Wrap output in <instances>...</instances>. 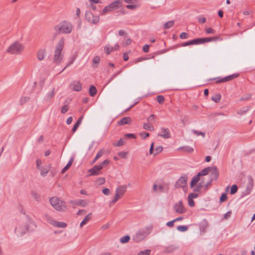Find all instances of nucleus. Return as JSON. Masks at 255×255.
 Here are the masks:
<instances>
[{"label":"nucleus","instance_id":"f257e3e1","mask_svg":"<svg viewBox=\"0 0 255 255\" xmlns=\"http://www.w3.org/2000/svg\"><path fill=\"white\" fill-rule=\"evenodd\" d=\"M26 220L27 222L25 224L20 225L15 229V232L19 236H22L28 232L33 231L36 227V225L29 216H26Z\"/></svg>","mask_w":255,"mask_h":255},{"label":"nucleus","instance_id":"f03ea898","mask_svg":"<svg viewBox=\"0 0 255 255\" xmlns=\"http://www.w3.org/2000/svg\"><path fill=\"white\" fill-rule=\"evenodd\" d=\"M65 44V39L63 37H61L56 44L54 55L53 58V62L56 64H59L63 58V54L62 51Z\"/></svg>","mask_w":255,"mask_h":255},{"label":"nucleus","instance_id":"7ed1b4c3","mask_svg":"<svg viewBox=\"0 0 255 255\" xmlns=\"http://www.w3.org/2000/svg\"><path fill=\"white\" fill-rule=\"evenodd\" d=\"M72 24L67 20H63L53 27L54 31L58 33L69 34L73 29Z\"/></svg>","mask_w":255,"mask_h":255},{"label":"nucleus","instance_id":"20e7f679","mask_svg":"<svg viewBox=\"0 0 255 255\" xmlns=\"http://www.w3.org/2000/svg\"><path fill=\"white\" fill-rule=\"evenodd\" d=\"M151 229V227L147 226L139 229L132 236V240L135 243L140 242L150 234Z\"/></svg>","mask_w":255,"mask_h":255},{"label":"nucleus","instance_id":"39448f33","mask_svg":"<svg viewBox=\"0 0 255 255\" xmlns=\"http://www.w3.org/2000/svg\"><path fill=\"white\" fill-rule=\"evenodd\" d=\"M24 49V45L19 42L16 41L8 47L6 52L10 54L20 55L22 53Z\"/></svg>","mask_w":255,"mask_h":255},{"label":"nucleus","instance_id":"423d86ee","mask_svg":"<svg viewBox=\"0 0 255 255\" xmlns=\"http://www.w3.org/2000/svg\"><path fill=\"white\" fill-rule=\"evenodd\" d=\"M49 201L53 208L58 211L63 212L67 209V206L66 205L65 202L57 197L51 198Z\"/></svg>","mask_w":255,"mask_h":255},{"label":"nucleus","instance_id":"0eeeda50","mask_svg":"<svg viewBox=\"0 0 255 255\" xmlns=\"http://www.w3.org/2000/svg\"><path fill=\"white\" fill-rule=\"evenodd\" d=\"M110 163L108 159H106L99 165L94 166L92 168L88 170L90 173L89 176H97L101 174V170L105 166H107Z\"/></svg>","mask_w":255,"mask_h":255},{"label":"nucleus","instance_id":"6e6552de","mask_svg":"<svg viewBox=\"0 0 255 255\" xmlns=\"http://www.w3.org/2000/svg\"><path fill=\"white\" fill-rule=\"evenodd\" d=\"M122 0H116L105 7L103 10L101 11L100 14L102 15H105L108 12L114 11L120 8L122 6Z\"/></svg>","mask_w":255,"mask_h":255},{"label":"nucleus","instance_id":"1a4fd4ad","mask_svg":"<svg viewBox=\"0 0 255 255\" xmlns=\"http://www.w3.org/2000/svg\"><path fill=\"white\" fill-rule=\"evenodd\" d=\"M85 18L90 23L97 24L99 21V16L94 15L91 11H87L85 13Z\"/></svg>","mask_w":255,"mask_h":255},{"label":"nucleus","instance_id":"9d476101","mask_svg":"<svg viewBox=\"0 0 255 255\" xmlns=\"http://www.w3.org/2000/svg\"><path fill=\"white\" fill-rule=\"evenodd\" d=\"M187 176L184 175L181 176L178 181L175 183V187L176 188H184L187 186Z\"/></svg>","mask_w":255,"mask_h":255},{"label":"nucleus","instance_id":"9b49d317","mask_svg":"<svg viewBox=\"0 0 255 255\" xmlns=\"http://www.w3.org/2000/svg\"><path fill=\"white\" fill-rule=\"evenodd\" d=\"M173 209L175 212L180 214L185 213L186 211L181 200L174 205Z\"/></svg>","mask_w":255,"mask_h":255},{"label":"nucleus","instance_id":"f8f14e48","mask_svg":"<svg viewBox=\"0 0 255 255\" xmlns=\"http://www.w3.org/2000/svg\"><path fill=\"white\" fill-rule=\"evenodd\" d=\"M209 173H210V178L212 179V180H215L218 178L219 176V172L216 167H210V171Z\"/></svg>","mask_w":255,"mask_h":255},{"label":"nucleus","instance_id":"ddd939ff","mask_svg":"<svg viewBox=\"0 0 255 255\" xmlns=\"http://www.w3.org/2000/svg\"><path fill=\"white\" fill-rule=\"evenodd\" d=\"M70 203L76 206H81L82 207H85L88 204V202L85 200H71Z\"/></svg>","mask_w":255,"mask_h":255},{"label":"nucleus","instance_id":"4468645a","mask_svg":"<svg viewBox=\"0 0 255 255\" xmlns=\"http://www.w3.org/2000/svg\"><path fill=\"white\" fill-rule=\"evenodd\" d=\"M46 50L45 49H40L36 53L37 58L39 61H42L45 57Z\"/></svg>","mask_w":255,"mask_h":255},{"label":"nucleus","instance_id":"2eb2a0df","mask_svg":"<svg viewBox=\"0 0 255 255\" xmlns=\"http://www.w3.org/2000/svg\"><path fill=\"white\" fill-rule=\"evenodd\" d=\"M161 130L162 131V133H158V136H160L164 138H168L170 137V131L168 128H161Z\"/></svg>","mask_w":255,"mask_h":255},{"label":"nucleus","instance_id":"dca6fc26","mask_svg":"<svg viewBox=\"0 0 255 255\" xmlns=\"http://www.w3.org/2000/svg\"><path fill=\"white\" fill-rule=\"evenodd\" d=\"M209 223L206 219H204L200 224V230L201 232L204 233L206 232L207 229L208 228Z\"/></svg>","mask_w":255,"mask_h":255},{"label":"nucleus","instance_id":"f3484780","mask_svg":"<svg viewBox=\"0 0 255 255\" xmlns=\"http://www.w3.org/2000/svg\"><path fill=\"white\" fill-rule=\"evenodd\" d=\"M131 123V119L129 117H126L123 118L118 123L119 126H124L125 125H129Z\"/></svg>","mask_w":255,"mask_h":255},{"label":"nucleus","instance_id":"a211bd4d","mask_svg":"<svg viewBox=\"0 0 255 255\" xmlns=\"http://www.w3.org/2000/svg\"><path fill=\"white\" fill-rule=\"evenodd\" d=\"M71 87L73 90L80 91L82 89V84L79 81H75L71 84Z\"/></svg>","mask_w":255,"mask_h":255},{"label":"nucleus","instance_id":"6ab92c4d","mask_svg":"<svg viewBox=\"0 0 255 255\" xmlns=\"http://www.w3.org/2000/svg\"><path fill=\"white\" fill-rule=\"evenodd\" d=\"M50 167V164L48 165H45L44 166H41L39 170L40 171V174L42 176H45L49 171V168Z\"/></svg>","mask_w":255,"mask_h":255},{"label":"nucleus","instance_id":"aec40b11","mask_svg":"<svg viewBox=\"0 0 255 255\" xmlns=\"http://www.w3.org/2000/svg\"><path fill=\"white\" fill-rule=\"evenodd\" d=\"M127 186L126 185L120 186L116 189V192L123 196L127 191Z\"/></svg>","mask_w":255,"mask_h":255},{"label":"nucleus","instance_id":"412c9836","mask_svg":"<svg viewBox=\"0 0 255 255\" xmlns=\"http://www.w3.org/2000/svg\"><path fill=\"white\" fill-rule=\"evenodd\" d=\"M253 179L251 177H250V180L246 187V194H248L251 192L253 187Z\"/></svg>","mask_w":255,"mask_h":255},{"label":"nucleus","instance_id":"4be33fe9","mask_svg":"<svg viewBox=\"0 0 255 255\" xmlns=\"http://www.w3.org/2000/svg\"><path fill=\"white\" fill-rule=\"evenodd\" d=\"M239 76V74H234L231 75H229L227 77L222 78V81H224V82H226L229 81H231L234 79L237 78Z\"/></svg>","mask_w":255,"mask_h":255},{"label":"nucleus","instance_id":"5701e85b","mask_svg":"<svg viewBox=\"0 0 255 255\" xmlns=\"http://www.w3.org/2000/svg\"><path fill=\"white\" fill-rule=\"evenodd\" d=\"M51 224L54 226L58 228H65L67 226V224L65 223L62 222L53 221Z\"/></svg>","mask_w":255,"mask_h":255},{"label":"nucleus","instance_id":"b1692460","mask_svg":"<svg viewBox=\"0 0 255 255\" xmlns=\"http://www.w3.org/2000/svg\"><path fill=\"white\" fill-rule=\"evenodd\" d=\"M177 247L174 245H170L165 248L164 253H171L177 249Z\"/></svg>","mask_w":255,"mask_h":255},{"label":"nucleus","instance_id":"393cba45","mask_svg":"<svg viewBox=\"0 0 255 255\" xmlns=\"http://www.w3.org/2000/svg\"><path fill=\"white\" fill-rule=\"evenodd\" d=\"M219 37L215 36L213 37H206V38H201V41L202 44L206 43V42H209L212 41H216L218 39H219Z\"/></svg>","mask_w":255,"mask_h":255},{"label":"nucleus","instance_id":"a878e982","mask_svg":"<svg viewBox=\"0 0 255 255\" xmlns=\"http://www.w3.org/2000/svg\"><path fill=\"white\" fill-rule=\"evenodd\" d=\"M55 95L54 89L53 88L51 91L49 93H47V95L45 97V100L47 102H49L51 100L53 97Z\"/></svg>","mask_w":255,"mask_h":255},{"label":"nucleus","instance_id":"bb28decb","mask_svg":"<svg viewBox=\"0 0 255 255\" xmlns=\"http://www.w3.org/2000/svg\"><path fill=\"white\" fill-rule=\"evenodd\" d=\"M92 218V213H89L84 218L83 220L80 223V227H82L84 225L86 224Z\"/></svg>","mask_w":255,"mask_h":255},{"label":"nucleus","instance_id":"cd10ccee","mask_svg":"<svg viewBox=\"0 0 255 255\" xmlns=\"http://www.w3.org/2000/svg\"><path fill=\"white\" fill-rule=\"evenodd\" d=\"M200 180V176L197 174L196 176H194L190 183L191 187H193L195 184H196Z\"/></svg>","mask_w":255,"mask_h":255},{"label":"nucleus","instance_id":"c85d7f7f","mask_svg":"<svg viewBox=\"0 0 255 255\" xmlns=\"http://www.w3.org/2000/svg\"><path fill=\"white\" fill-rule=\"evenodd\" d=\"M83 119V117H80L79 119L77 120V121L76 122V123L74 124L73 128H72V131L73 132H75L76 130L77 129L79 126L81 124L82 121Z\"/></svg>","mask_w":255,"mask_h":255},{"label":"nucleus","instance_id":"c756f323","mask_svg":"<svg viewBox=\"0 0 255 255\" xmlns=\"http://www.w3.org/2000/svg\"><path fill=\"white\" fill-rule=\"evenodd\" d=\"M210 167H207L202 170L200 172H199L198 174L199 176H205L209 173L210 171Z\"/></svg>","mask_w":255,"mask_h":255},{"label":"nucleus","instance_id":"7c9ffc66","mask_svg":"<svg viewBox=\"0 0 255 255\" xmlns=\"http://www.w3.org/2000/svg\"><path fill=\"white\" fill-rule=\"evenodd\" d=\"M73 161V158H71L70 160L69 161L68 163L67 164V165L63 168V169L61 171V173L63 174L65 173L66 171H67L70 167L71 166L72 163Z\"/></svg>","mask_w":255,"mask_h":255},{"label":"nucleus","instance_id":"2f4dec72","mask_svg":"<svg viewBox=\"0 0 255 255\" xmlns=\"http://www.w3.org/2000/svg\"><path fill=\"white\" fill-rule=\"evenodd\" d=\"M97 90L94 86H91L89 88V94L91 97H94L97 94Z\"/></svg>","mask_w":255,"mask_h":255},{"label":"nucleus","instance_id":"473e14b6","mask_svg":"<svg viewBox=\"0 0 255 255\" xmlns=\"http://www.w3.org/2000/svg\"><path fill=\"white\" fill-rule=\"evenodd\" d=\"M143 128L149 131H153L154 128L153 126L150 123H146L143 124Z\"/></svg>","mask_w":255,"mask_h":255},{"label":"nucleus","instance_id":"72a5a7b5","mask_svg":"<svg viewBox=\"0 0 255 255\" xmlns=\"http://www.w3.org/2000/svg\"><path fill=\"white\" fill-rule=\"evenodd\" d=\"M179 149H182L185 152H187V153H192L194 151L193 148L189 146H183V147H181L179 148Z\"/></svg>","mask_w":255,"mask_h":255},{"label":"nucleus","instance_id":"f704fd0d","mask_svg":"<svg viewBox=\"0 0 255 255\" xmlns=\"http://www.w3.org/2000/svg\"><path fill=\"white\" fill-rule=\"evenodd\" d=\"M204 178H202L201 179V182L200 183H199V184H198L197 187H196L194 189V191H195V192H199L200 190V189L202 188V187L204 186Z\"/></svg>","mask_w":255,"mask_h":255},{"label":"nucleus","instance_id":"c9c22d12","mask_svg":"<svg viewBox=\"0 0 255 255\" xmlns=\"http://www.w3.org/2000/svg\"><path fill=\"white\" fill-rule=\"evenodd\" d=\"M123 196L116 192L114 198L111 201L110 205L114 204L119 199L121 198Z\"/></svg>","mask_w":255,"mask_h":255},{"label":"nucleus","instance_id":"e433bc0d","mask_svg":"<svg viewBox=\"0 0 255 255\" xmlns=\"http://www.w3.org/2000/svg\"><path fill=\"white\" fill-rule=\"evenodd\" d=\"M123 196L116 192L114 198L111 201L110 205L114 204L119 199L121 198Z\"/></svg>","mask_w":255,"mask_h":255},{"label":"nucleus","instance_id":"4c0bfd02","mask_svg":"<svg viewBox=\"0 0 255 255\" xmlns=\"http://www.w3.org/2000/svg\"><path fill=\"white\" fill-rule=\"evenodd\" d=\"M130 240V236L128 235H126L123 236L120 239V242L122 244H125L129 242Z\"/></svg>","mask_w":255,"mask_h":255},{"label":"nucleus","instance_id":"58836bf2","mask_svg":"<svg viewBox=\"0 0 255 255\" xmlns=\"http://www.w3.org/2000/svg\"><path fill=\"white\" fill-rule=\"evenodd\" d=\"M250 109L249 107H244L238 111V114L240 115H243L246 114Z\"/></svg>","mask_w":255,"mask_h":255},{"label":"nucleus","instance_id":"ea45409f","mask_svg":"<svg viewBox=\"0 0 255 255\" xmlns=\"http://www.w3.org/2000/svg\"><path fill=\"white\" fill-rule=\"evenodd\" d=\"M151 250L149 249L140 251L136 255H150Z\"/></svg>","mask_w":255,"mask_h":255},{"label":"nucleus","instance_id":"a19ab883","mask_svg":"<svg viewBox=\"0 0 255 255\" xmlns=\"http://www.w3.org/2000/svg\"><path fill=\"white\" fill-rule=\"evenodd\" d=\"M174 23V21H173V20L169 21L166 22L164 24V28L165 29H168V28L171 27L173 25Z\"/></svg>","mask_w":255,"mask_h":255},{"label":"nucleus","instance_id":"79ce46f5","mask_svg":"<svg viewBox=\"0 0 255 255\" xmlns=\"http://www.w3.org/2000/svg\"><path fill=\"white\" fill-rule=\"evenodd\" d=\"M221 99V96L220 94H216L212 97V100L216 103H219Z\"/></svg>","mask_w":255,"mask_h":255},{"label":"nucleus","instance_id":"37998d69","mask_svg":"<svg viewBox=\"0 0 255 255\" xmlns=\"http://www.w3.org/2000/svg\"><path fill=\"white\" fill-rule=\"evenodd\" d=\"M113 50V47L109 45H107L105 46V51L107 54H109Z\"/></svg>","mask_w":255,"mask_h":255},{"label":"nucleus","instance_id":"c03bdc74","mask_svg":"<svg viewBox=\"0 0 255 255\" xmlns=\"http://www.w3.org/2000/svg\"><path fill=\"white\" fill-rule=\"evenodd\" d=\"M237 191H238L237 186L235 184L233 185L231 188L230 194H234L237 192Z\"/></svg>","mask_w":255,"mask_h":255},{"label":"nucleus","instance_id":"a18cd8bd","mask_svg":"<svg viewBox=\"0 0 255 255\" xmlns=\"http://www.w3.org/2000/svg\"><path fill=\"white\" fill-rule=\"evenodd\" d=\"M162 150H163V147L162 146L159 145V146H157L154 150V155H156V154L161 152L162 151Z\"/></svg>","mask_w":255,"mask_h":255},{"label":"nucleus","instance_id":"49530a36","mask_svg":"<svg viewBox=\"0 0 255 255\" xmlns=\"http://www.w3.org/2000/svg\"><path fill=\"white\" fill-rule=\"evenodd\" d=\"M188 228L186 226H179L177 228V230L182 232L186 231L188 230Z\"/></svg>","mask_w":255,"mask_h":255},{"label":"nucleus","instance_id":"de8ad7c7","mask_svg":"<svg viewBox=\"0 0 255 255\" xmlns=\"http://www.w3.org/2000/svg\"><path fill=\"white\" fill-rule=\"evenodd\" d=\"M156 99L159 104H162L164 102V97L162 95H158L156 97Z\"/></svg>","mask_w":255,"mask_h":255},{"label":"nucleus","instance_id":"09e8293b","mask_svg":"<svg viewBox=\"0 0 255 255\" xmlns=\"http://www.w3.org/2000/svg\"><path fill=\"white\" fill-rule=\"evenodd\" d=\"M168 50V49H163V50H160V51H158L154 53L153 54V55H152V56L151 57V58H153L157 55H159V54H162L165 53L166 52H167Z\"/></svg>","mask_w":255,"mask_h":255},{"label":"nucleus","instance_id":"8fccbe9b","mask_svg":"<svg viewBox=\"0 0 255 255\" xmlns=\"http://www.w3.org/2000/svg\"><path fill=\"white\" fill-rule=\"evenodd\" d=\"M105 182V179L104 177H99L96 180V183L99 185H102Z\"/></svg>","mask_w":255,"mask_h":255},{"label":"nucleus","instance_id":"3c124183","mask_svg":"<svg viewBox=\"0 0 255 255\" xmlns=\"http://www.w3.org/2000/svg\"><path fill=\"white\" fill-rule=\"evenodd\" d=\"M125 144V141L122 138H120L117 143H114L113 145L116 146H121Z\"/></svg>","mask_w":255,"mask_h":255},{"label":"nucleus","instance_id":"603ef678","mask_svg":"<svg viewBox=\"0 0 255 255\" xmlns=\"http://www.w3.org/2000/svg\"><path fill=\"white\" fill-rule=\"evenodd\" d=\"M193 133H194L195 134H196L197 136L199 135H202L203 137L205 136V133L204 132L199 131L196 130H192Z\"/></svg>","mask_w":255,"mask_h":255},{"label":"nucleus","instance_id":"864d4df0","mask_svg":"<svg viewBox=\"0 0 255 255\" xmlns=\"http://www.w3.org/2000/svg\"><path fill=\"white\" fill-rule=\"evenodd\" d=\"M100 58L98 56H95L93 59V66L94 67H96L97 66H95L94 65V64H98L100 62Z\"/></svg>","mask_w":255,"mask_h":255},{"label":"nucleus","instance_id":"5fc2aeb1","mask_svg":"<svg viewBox=\"0 0 255 255\" xmlns=\"http://www.w3.org/2000/svg\"><path fill=\"white\" fill-rule=\"evenodd\" d=\"M205 32L207 34H215L216 31L211 27H207L205 29Z\"/></svg>","mask_w":255,"mask_h":255},{"label":"nucleus","instance_id":"6e6d98bb","mask_svg":"<svg viewBox=\"0 0 255 255\" xmlns=\"http://www.w3.org/2000/svg\"><path fill=\"white\" fill-rule=\"evenodd\" d=\"M29 100V97H23L21 98L20 100V103L22 105V104H23L26 103Z\"/></svg>","mask_w":255,"mask_h":255},{"label":"nucleus","instance_id":"4d7b16f0","mask_svg":"<svg viewBox=\"0 0 255 255\" xmlns=\"http://www.w3.org/2000/svg\"><path fill=\"white\" fill-rule=\"evenodd\" d=\"M227 199V196L226 193H223L220 198V202H223Z\"/></svg>","mask_w":255,"mask_h":255},{"label":"nucleus","instance_id":"13d9d810","mask_svg":"<svg viewBox=\"0 0 255 255\" xmlns=\"http://www.w3.org/2000/svg\"><path fill=\"white\" fill-rule=\"evenodd\" d=\"M68 110H69V106L67 105H65L62 107L61 113L62 114H65L68 111Z\"/></svg>","mask_w":255,"mask_h":255},{"label":"nucleus","instance_id":"bf43d9fd","mask_svg":"<svg viewBox=\"0 0 255 255\" xmlns=\"http://www.w3.org/2000/svg\"><path fill=\"white\" fill-rule=\"evenodd\" d=\"M193 44L194 45H198V44H202L201 38L194 39H193Z\"/></svg>","mask_w":255,"mask_h":255},{"label":"nucleus","instance_id":"052dcab7","mask_svg":"<svg viewBox=\"0 0 255 255\" xmlns=\"http://www.w3.org/2000/svg\"><path fill=\"white\" fill-rule=\"evenodd\" d=\"M122 72V70H120L118 72L114 74L111 77V78L109 79L108 83L109 84V83H110L117 75H118L119 74H120L121 73V72Z\"/></svg>","mask_w":255,"mask_h":255},{"label":"nucleus","instance_id":"680f3d73","mask_svg":"<svg viewBox=\"0 0 255 255\" xmlns=\"http://www.w3.org/2000/svg\"><path fill=\"white\" fill-rule=\"evenodd\" d=\"M139 135L143 139H145L147 137H148L149 136V133L148 132H141L139 133Z\"/></svg>","mask_w":255,"mask_h":255},{"label":"nucleus","instance_id":"e2e57ef3","mask_svg":"<svg viewBox=\"0 0 255 255\" xmlns=\"http://www.w3.org/2000/svg\"><path fill=\"white\" fill-rule=\"evenodd\" d=\"M188 204H189V206H190L191 207L194 206L195 203H194V201H193V199L188 197Z\"/></svg>","mask_w":255,"mask_h":255},{"label":"nucleus","instance_id":"0e129e2a","mask_svg":"<svg viewBox=\"0 0 255 255\" xmlns=\"http://www.w3.org/2000/svg\"><path fill=\"white\" fill-rule=\"evenodd\" d=\"M137 7H138V5L136 4H128V5H127V6H126L127 8H128V9H134L136 8H137Z\"/></svg>","mask_w":255,"mask_h":255},{"label":"nucleus","instance_id":"69168bd1","mask_svg":"<svg viewBox=\"0 0 255 255\" xmlns=\"http://www.w3.org/2000/svg\"><path fill=\"white\" fill-rule=\"evenodd\" d=\"M188 37V34L186 32H182L179 36V37L181 39H186V38H187Z\"/></svg>","mask_w":255,"mask_h":255},{"label":"nucleus","instance_id":"338daca9","mask_svg":"<svg viewBox=\"0 0 255 255\" xmlns=\"http://www.w3.org/2000/svg\"><path fill=\"white\" fill-rule=\"evenodd\" d=\"M41 164V161L39 159H37L36 160V168L37 169H39L41 166H40V165Z\"/></svg>","mask_w":255,"mask_h":255},{"label":"nucleus","instance_id":"774afa93","mask_svg":"<svg viewBox=\"0 0 255 255\" xmlns=\"http://www.w3.org/2000/svg\"><path fill=\"white\" fill-rule=\"evenodd\" d=\"M127 153L126 152L122 151V152H120L118 153V155L120 157H121L122 158H125L126 157Z\"/></svg>","mask_w":255,"mask_h":255}]
</instances>
